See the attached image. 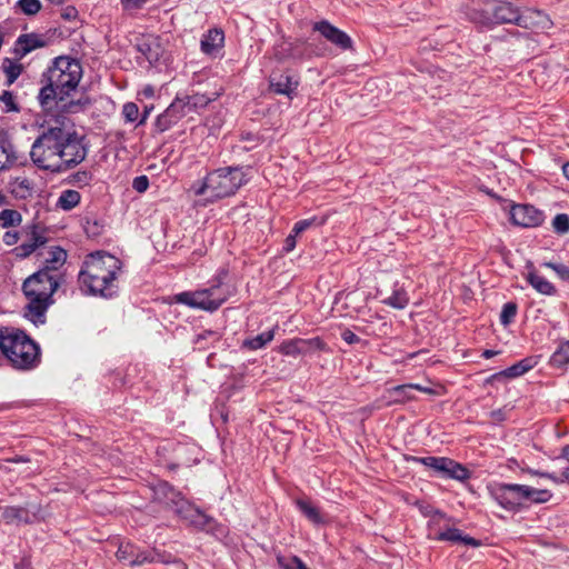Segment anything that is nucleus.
Returning a JSON list of instances; mask_svg holds the SVG:
<instances>
[{
    "label": "nucleus",
    "mask_w": 569,
    "mask_h": 569,
    "mask_svg": "<svg viewBox=\"0 0 569 569\" xmlns=\"http://www.w3.org/2000/svg\"><path fill=\"white\" fill-rule=\"evenodd\" d=\"M87 157L83 138L72 126L60 124L43 130L33 141L30 158L41 170L60 173L81 163Z\"/></svg>",
    "instance_id": "f257e3e1"
},
{
    "label": "nucleus",
    "mask_w": 569,
    "mask_h": 569,
    "mask_svg": "<svg viewBox=\"0 0 569 569\" xmlns=\"http://www.w3.org/2000/svg\"><path fill=\"white\" fill-rule=\"evenodd\" d=\"M120 269V260L110 253L89 254L78 277L81 290L92 296L111 297L116 292V279Z\"/></svg>",
    "instance_id": "f03ea898"
},
{
    "label": "nucleus",
    "mask_w": 569,
    "mask_h": 569,
    "mask_svg": "<svg viewBox=\"0 0 569 569\" xmlns=\"http://www.w3.org/2000/svg\"><path fill=\"white\" fill-rule=\"evenodd\" d=\"M44 78L47 86L39 93L41 103L49 100L63 101L77 90L82 78V67L78 60L61 56L52 61Z\"/></svg>",
    "instance_id": "7ed1b4c3"
},
{
    "label": "nucleus",
    "mask_w": 569,
    "mask_h": 569,
    "mask_svg": "<svg viewBox=\"0 0 569 569\" xmlns=\"http://www.w3.org/2000/svg\"><path fill=\"white\" fill-rule=\"evenodd\" d=\"M59 286L58 277L39 270L30 276L23 283V293L27 298L24 317L33 325L39 326L46 322V312L52 303V295Z\"/></svg>",
    "instance_id": "20e7f679"
},
{
    "label": "nucleus",
    "mask_w": 569,
    "mask_h": 569,
    "mask_svg": "<svg viewBox=\"0 0 569 569\" xmlns=\"http://www.w3.org/2000/svg\"><path fill=\"white\" fill-rule=\"evenodd\" d=\"M244 183L246 174L241 168L224 167L208 172L190 187V191L196 197H206V202H214L234 194Z\"/></svg>",
    "instance_id": "39448f33"
},
{
    "label": "nucleus",
    "mask_w": 569,
    "mask_h": 569,
    "mask_svg": "<svg viewBox=\"0 0 569 569\" xmlns=\"http://www.w3.org/2000/svg\"><path fill=\"white\" fill-rule=\"evenodd\" d=\"M0 350L10 365L19 370H30L41 359L38 343L19 329H0Z\"/></svg>",
    "instance_id": "423d86ee"
},
{
    "label": "nucleus",
    "mask_w": 569,
    "mask_h": 569,
    "mask_svg": "<svg viewBox=\"0 0 569 569\" xmlns=\"http://www.w3.org/2000/svg\"><path fill=\"white\" fill-rule=\"evenodd\" d=\"M228 297L229 295L221 283L217 282L209 288L177 293L172 299L177 303L212 312L218 310L227 301Z\"/></svg>",
    "instance_id": "0eeeda50"
},
{
    "label": "nucleus",
    "mask_w": 569,
    "mask_h": 569,
    "mask_svg": "<svg viewBox=\"0 0 569 569\" xmlns=\"http://www.w3.org/2000/svg\"><path fill=\"white\" fill-rule=\"evenodd\" d=\"M207 103L203 96H178L170 106L157 118V127L160 131H166L176 124L186 116L194 112L198 107Z\"/></svg>",
    "instance_id": "6e6552de"
},
{
    "label": "nucleus",
    "mask_w": 569,
    "mask_h": 569,
    "mask_svg": "<svg viewBox=\"0 0 569 569\" xmlns=\"http://www.w3.org/2000/svg\"><path fill=\"white\" fill-rule=\"evenodd\" d=\"M411 460L435 470L442 477L459 481L470 478V471L465 466L447 457H412Z\"/></svg>",
    "instance_id": "1a4fd4ad"
},
{
    "label": "nucleus",
    "mask_w": 569,
    "mask_h": 569,
    "mask_svg": "<svg viewBox=\"0 0 569 569\" xmlns=\"http://www.w3.org/2000/svg\"><path fill=\"white\" fill-rule=\"evenodd\" d=\"M21 234L22 242L13 249V253L18 258L29 257L48 241L46 228L37 222L26 224Z\"/></svg>",
    "instance_id": "9d476101"
},
{
    "label": "nucleus",
    "mask_w": 569,
    "mask_h": 569,
    "mask_svg": "<svg viewBox=\"0 0 569 569\" xmlns=\"http://www.w3.org/2000/svg\"><path fill=\"white\" fill-rule=\"evenodd\" d=\"M277 350L282 356L299 357L316 350H326V343L319 337L310 339L293 338L282 341Z\"/></svg>",
    "instance_id": "9b49d317"
},
{
    "label": "nucleus",
    "mask_w": 569,
    "mask_h": 569,
    "mask_svg": "<svg viewBox=\"0 0 569 569\" xmlns=\"http://www.w3.org/2000/svg\"><path fill=\"white\" fill-rule=\"evenodd\" d=\"M510 222L521 228H537L545 221L541 210L531 204H512L509 210Z\"/></svg>",
    "instance_id": "f8f14e48"
},
{
    "label": "nucleus",
    "mask_w": 569,
    "mask_h": 569,
    "mask_svg": "<svg viewBox=\"0 0 569 569\" xmlns=\"http://www.w3.org/2000/svg\"><path fill=\"white\" fill-rule=\"evenodd\" d=\"M521 492V485L517 483H500L491 491L495 500L507 510H518L523 505Z\"/></svg>",
    "instance_id": "ddd939ff"
},
{
    "label": "nucleus",
    "mask_w": 569,
    "mask_h": 569,
    "mask_svg": "<svg viewBox=\"0 0 569 569\" xmlns=\"http://www.w3.org/2000/svg\"><path fill=\"white\" fill-rule=\"evenodd\" d=\"M517 26L539 32L550 29L552 21L546 12L533 8H526L520 9Z\"/></svg>",
    "instance_id": "4468645a"
},
{
    "label": "nucleus",
    "mask_w": 569,
    "mask_h": 569,
    "mask_svg": "<svg viewBox=\"0 0 569 569\" xmlns=\"http://www.w3.org/2000/svg\"><path fill=\"white\" fill-rule=\"evenodd\" d=\"M313 30L318 31L327 41L341 50H350L353 48L352 39L345 31L338 29L327 20L316 22Z\"/></svg>",
    "instance_id": "2eb2a0df"
},
{
    "label": "nucleus",
    "mask_w": 569,
    "mask_h": 569,
    "mask_svg": "<svg viewBox=\"0 0 569 569\" xmlns=\"http://www.w3.org/2000/svg\"><path fill=\"white\" fill-rule=\"evenodd\" d=\"M493 0H483L477 4L467 8L468 19L479 28H493Z\"/></svg>",
    "instance_id": "dca6fc26"
},
{
    "label": "nucleus",
    "mask_w": 569,
    "mask_h": 569,
    "mask_svg": "<svg viewBox=\"0 0 569 569\" xmlns=\"http://www.w3.org/2000/svg\"><path fill=\"white\" fill-rule=\"evenodd\" d=\"M520 8L511 2L493 0V27L498 24H518Z\"/></svg>",
    "instance_id": "f3484780"
},
{
    "label": "nucleus",
    "mask_w": 569,
    "mask_h": 569,
    "mask_svg": "<svg viewBox=\"0 0 569 569\" xmlns=\"http://www.w3.org/2000/svg\"><path fill=\"white\" fill-rule=\"evenodd\" d=\"M224 46V33L219 28L208 30L201 38L200 49L210 57H216Z\"/></svg>",
    "instance_id": "a211bd4d"
},
{
    "label": "nucleus",
    "mask_w": 569,
    "mask_h": 569,
    "mask_svg": "<svg viewBox=\"0 0 569 569\" xmlns=\"http://www.w3.org/2000/svg\"><path fill=\"white\" fill-rule=\"evenodd\" d=\"M299 86V79L291 74H281L269 82V88L277 94H283L292 99Z\"/></svg>",
    "instance_id": "6ab92c4d"
},
{
    "label": "nucleus",
    "mask_w": 569,
    "mask_h": 569,
    "mask_svg": "<svg viewBox=\"0 0 569 569\" xmlns=\"http://www.w3.org/2000/svg\"><path fill=\"white\" fill-rule=\"evenodd\" d=\"M46 46V40L38 33H24L18 37L14 51L20 57H24L31 51Z\"/></svg>",
    "instance_id": "aec40b11"
},
{
    "label": "nucleus",
    "mask_w": 569,
    "mask_h": 569,
    "mask_svg": "<svg viewBox=\"0 0 569 569\" xmlns=\"http://www.w3.org/2000/svg\"><path fill=\"white\" fill-rule=\"evenodd\" d=\"M433 539L441 541H450L452 543H463L472 547H478L479 542L469 536H463L457 528H447L442 531H435Z\"/></svg>",
    "instance_id": "412c9836"
},
{
    "label": "nucleus",
    "mask_w": 569,
    "mask_h": 569,
    "mask_svg": "<svg viewBox=\"0 0 569 569\" xmlns=\"http://www.w3.org/2000/svg\"><path fill=\"white\" fill-rule=\"evenodd\" d=\"M67 260V252L60 247L50 248L43 259V268L48 273H52L61 268Z\"/></svg>",
    "instance_id": "4be33fe9"
},
{
    "label": "nucleus",
    "mask_w": 569,
    "mask_h": 569,
    "mask_svg": "<svg viewBox=\"0 0 569 569\" xmlns=\"http://www.w3.org/2000/svg\"><path fill=\"white\" fill-rule=\"evenodd\" d=\"M533 367V362L531 359H523L519 362H517L516 365L507 368L506 370H502L500 372H497L495 375H492L490 377V380H497V379H500V378H508V379H512V378H517V377H520L522 375H525L526 372H528L531 368Z\"/></svg>",
    "instance_id": "5701e85b"
},
{
    "label": "nucleus",
    "mask_w": 569,
    "mask_h": 569,
    "mask_svg": "<svg viewBox=\"0 0 569 569\" xmlns=\"http://www.w3.org/2000/svg\"><path fill=\"white\" fill-rule=\"evenodd\" d=\"M296 506L305 515L308 520L315 525H323L326 522L325 517L320 512L319 508L315 506L309 499L296 500Z\"/></svg>",
    "instance_id": "b1692460"
},
{
    "label": "nucleus",
    "mask_w": 569,
    "mask_h": 569,
    "mask_svg": "<svg viewBox=\"0 0 569 569\" xmlns=\"http://www.w3.org/2000/svg\"><path fill=\"white\" fill-rule=\"evenodd\" d=\"M527 280L539 293L546 296H552L556 293L555 286L536 270L528 272Z\"/></svg>",
    "instance_id": "393cba45"
},
{
    "label": "nucleus",
    "mask_w": 569,
    "mask_h": 569,
    "mask_svg": "<svg viewBox=\"0 0 569 569\" xmlns=\"http://www.w3.org/2000/svg\"><path fill=\"white\" fill-rule=\"evenodd\" d=\"M521 491L523 502L545 503L552 498V492L548 489H536L530 486L521 485Z\"/></svg>",
    "instance_id": "a878e982"
},
{
    "label": "nucleus",
    "mask_w": 569,
    "mask_h": 569,
    "mask_svg": "<svg viewBox=\"0 0 569 569\" xmlns=\"http://www.w3.org/2000/svg\"><path fill=\"white\" fill-rule=\"evenodd\" d=\"M117 558L119 560L126 561L132 566L142 565L143 562L147 561V557L141 556V555H136V548L129 542L121 543L119 546L118 551H117Z\"/></svg>",
    "instance_id": "bb28decb"
},
{
    "label": "nucleus",
    "mask_w": 569,
    "mask_h": 569,
    "mask_svg": "<svg viewBox=\"0 0 569 569\" xmlns=\"http://www.w3.org/2000/svg\"><path fill=\"white\" fill-rule=\"evenodd\" d=\"M80 201L81 194L77 190L67 189L60 193L56 206L63 211H70L76 208Z\"/></svg>",
    "instance_id": "cd10ccee"
},
{
    "label": "nucleus",
    "mask_w": 569,
    "mask_h": 569,
    "mask_svg": "<svg viewBox=\"0 0 569 569\" xmlns=\"http://www.w3.org/2000/svg\"><path fill=\"white\" fill-rule=\"evenodd\" d=\"M2 516L7 523H29L31 521L27 510L22 507H6Z\"/></svg>",
    "instance_id": "c85d7f7f"
},
{
    "label": "nucleus",
    "mask_w": 569,
    "mask_h": 569,
    "mask_svg": "<svg viewBox=\"0 0 569 569\" xmlns=\"http://www.w3.org/2000/svg\"><path fill=\"white\" fill-rule=\"evenodd\" d=\"M276 328H272L269 331H264L251 339H247L243 341V347L249 350H258L263 348L266 345L271 342L274 338Z\"/></svg>",
    "instance_id": "c756f323"
},
{
    "label": "nucleus",
    "mask_w": 569,
    "mask_h": 569,
    "mask_svg": "<svg viewBox=\"0 0 569 569\" xmlns=\"http://www.w3.org/2000/svg\"><path fill=\"white\" fill-rule=\"evenodd\" d=\"M1 69L7 77V83L12 84L22 72V64L17 60L6 58L1 62Z\"/></svg>",
    "instance_id": "7c9ffc66"
},
{
    "label": "nucleus",
    "mask_w": 569,
    "mask_h": 569,
    "mask_svg": "<svg viewBox=\"0 0 569 569\" xmlns=\"http://www.w3.org/2000/svg\"><path fill=\"white\" fill-rule=\"evenodd\" d=\"M18 160V154L13 146L9 142L0 143V171L9 168Z\"/></svg>",
    "instance_id": "2f4dec72"
},
{
    "label": "nucleus",
    "mask_w": 569,
    "mask_h": 569,
    "mask_svg": "<svg viewBox=\"0 0 569 569\" xmlns=\"http://www.w3.org/2000/svg\"><path fill=\"white\" fill-rule=\"evenodd\" d=\"M141 51L149 61H157L162 53L159 38L149 37L147 41L141 44Z\"/></svg>",
    "instance_id": "473e14b6"
},
{
    "label": "nucleus",
    "mask_w": 569,
    "mask_h": 569,
    "mask_svg": "<svg viewBox=\"0 0 569 569\" xmlns=\"http://www.w3.org/2000/svg\"><path fill=\"white\" fill-rule=\"evenodd\" d=\"M22 222V216L13 209H4L0 211V226L2 228L18 227Z\"/></svg>",
    "instance_id": "72a5a7b5"
},
{
    "label": "nucleus",
    "mask_w": 569,
    "mask_h": 569,
    "mask_svg": "<svg viewBox=\"0 0 569 569\" xmlns=\"http://www.w3.org/2000/svg\"><path fill=\"white\" fill-rule=\"evenodd\" d=\"M177 511L183 519L196 525H202V520L206 518L203 513L189 503H184L181 508L177 509Z\"/></svg>",
    "instance_id": "f704fd0d"
},
{
    "label": "nucleus",
    "mask_w": 569,
    "mask_h": 569,
    "mask_svg": "<svg viewBox=\"0 0 569 569\" xmlns=\"http://www.w3.org/2000/svg\"><path fill=\"white\" fill-rule=\"evenodd\" d=\"M383 302L392 308L403 309L409 303V297L403 289H395L392 295Z\"/></svg>",
    "instance_id": "c9c22d12"
},
{
    "label": "nucleus",
    "mask_w": 569,
    "mask_h": 569,
    "mask_svg": "<svg viewBox=\"0 0 569 569\" xmlns=\"http://www.w3.org/2000/svg\"><path fill=\"white\" fill-rule=\"evenodd\" d=\"M12 191L17 196L26 198L32 192V181L26 177H17L12 181Z\"/></svg>",
    "instance_id": "e433bc0d"
},
{
    "label": "nucleus",
    "mask_w": 569,
    "mask_h": 569,
    "mask_svg": "<svg viewBox=\"0 0 569 569\" xmlns=\"http://www.w3.org/2000/svg\"><path fill=\"white\" fill-rule=\"evenodd\" d=\"M40 0H18L17 8L27 16H34L41 10Z\"/></svg>",
    "instance_id": "4c0bfd02"
},
{
    "label": "nucleus",
    "mask_w": 569,
    "mask_h": 569,
    "mask_svg": "<svg viewBox=\"0 0 569 569\" xmlns=\"http://www.w3.org/2000/svg\"><path fill=\"white\" fill-rule=\"evenodd\" d=\"M551 224L555 232L559 234H566L569 232V216L567 213H558L552 219Z\"/></svg>",
    "instance_id": "58836bf2"
},
{
    "label": "nucleus",
    "mask_w": 569,
    "mask_h": 569,
    "mask_svg": "<svg viewBox=\"0 0 569 569\" xmlns=\"http://www.w3.org/2000/svg\"><path fill=\"white\" fill-rule=\"evenodd\" d=\"M411 390H418L428 395H439V391L431 388V387H425L418 383H408V385H400L392 388L393 392H402V391H411Z\"/></svg>",
    "instance_id": "ea45409f"
},
{
    "label": "nucleus",
    "mask_w": 569,
    "mask_h": 569,
    "mask_svg": "<svg viewBox=\"0 0 569 569\" xmlns=\"http://www.w3.org/2000/svg\"><path fill=\"white\" fill-rule=\"evenodd\" d=\"M517 315V305L515 302H507L503 305L500 313V322L508 326Z\"/></svg>",
    "instance_id": "a19ab883"
},
{
    "label": "nucleus",
    "mask_w": 569,
    "mask_h": 569,
    "mask_svg": "<svg viewBox=\"0 0 569 569\" xmlns=\"http://www.w3.org/2000/svg\"><path fill=\"white\" fill-rule=\"evenodd\" d=\"M278 565L281 569H308V567L302 562V560L296 556L290 559H284L283 557L277 558Z\"/></svg>",
    "instance_id": "79ce46f5"
},
{
    "label": "nucleus",
    "mask_w": 569,
    "mask_h": 569,
    "mask_svg": "<svg viewBox=\"0 0 569 569\" xmlns=\"http://www.w3.org/2000/svg\"><path fill=\"white\" fill-rule=\"evenodd\" d=\"M0 101L4 104L6 112L18 111V104L16 103L14 96L10 91H3L0 96Z\"/></svg>",
    "instance_id": "37998d69"
},
{
    "label": "nucleus",
    "mask_w": 569,
    "mask_h": 569,
    "mask_svg": "<svg viewBox=\"0 0 569 569\" xmlns=\"http://www.w3.org/2000/svg\"><path fill=\"white\" fill-rule=\"evenodd\" d=\"M122 114L128 122H133L138 118L139 108L136 103L128 102L122 108Z\"/></svg>",
    "instance_id": "c03bdc74"
},
{
    "label": "nucleus",
    "mask_w": 569,
    "mask_h": 569,
    "mask_svg": "<svg viewBox=\"0 0 569 569\" xmlns=\"http://www.w3.org/2000/svg\"><path fill=\"white\" fill-rule=\"evenodd\" d=\"M545 267L552 269L560 279L569 281V268L561 263L545 262Z\"/></svg>",
    "instance_id": "a18cd8bd"
},
{
    "label": "nucleus",
    "mask_w": 569,
    "mask_h": 569,
    "mask_svg": "<svg viewBox=\"0 0 569 569\" xmlns=\"http://www.w3.org/2000/svg\"><path fill=\"white\" fill-rule=\"evenodd\" d=\"M72 181L79 186H89L92 181V173L89 171H77L72 174Z\"/></svg>",
    "instance_id": "49530a36"
},
{
    "label": "nucleus",
    "mask_w": 569,
    "mask_h": 569,
    "mask_svg": "<svg viewBox=\"0 0 569 569\" xmlns=\"http://www.w3.org/2000/svg\"><path fill=\"white\" fill-rule=\"evenodd\" d=\"M551 359H552V362L559 367L566 366L569 363V355L562 347L553 353Z\"/></svg>",
    "instance_id": "de8ad7c7"
},
{
    "label": "nucleus",
    "mask_w": 569,
    "mask_h": 569,
    "mask_svg": "<svg viewBox=\"0 0 569 569\" xmlns=\"http://www.w3.org/2000/svg\"><path fill=\"white\" fill-rule=\"evenodd\" d=\"M21 238H22V234L19 233L18 231L8 230L2 236V241L6 246L11 247V246L17 244L19 242V240H21Z\"/></svg>",
    "instance_id": "09e8293b"
},
{
    "label": "nucleus",
    "mask_w": 569,
    "mask_h": 569,
    "mask_svg": "<svg viewBox=\"0 0 569 569\" xmlns=\"http://www.w3.org/2000/svg\"><path fill=\"white\" fill-rule=\"evenodd\" d=\"M148 187H149V180H148L147 176L136 177L132 181V188L139 193L144 192L148 189Z\"/></svg>",
    "instance_id": "8fccbe9b"
},
{
    "label": "nucleus",
    "mask_w": 569,
    "mask_h": 569,
    "mask_svg": "<svg viewBox=\"0 0 569 569\" xmlns=\"http://www.w3.org/2000/svg\"><path fill=\"white\" fill-rule=\"evenodd\" d=\"M149 0H120L122 8L126 11H133L140 9Z\"/></svg>",
    "instance_id": "3c124183"
},
{
    "label": "nucleus",
    "mask_w": 569,
    "mask_h": 569,
    "mask_svg": "<svg viewBox=\"0 0 569 569\" xmlns=\"http://www.w3.org/2000/svg\"><path fill=\"white\" fill-rule=\"evenodd\" d=\"M316 219H305L298 221L292 229V232H295L297 236H299L301 232L307 230L309 227H311L315 223Z\"/></svg>",
    "instance_id": "603ef678"
},
{
    "label": "nucleus",
    "mask_w": 569,
    "mask_h": 569,
    "mask_svg": "<svg viewBox=\"0 0 569 569\" xmlns=\"http://www.w3.org/2000/svg\"><path fill=\"white\" fill-rule=\"evenodd\" d=\"M391 396H395V401L397 402H403L407 400H412L413 397L410 393V391H402V392H393L392 388L388 390Z\"/></svg>",
    "instance_id": "864d4df0"
},
{
    "label": "nucleus",
    "mask_w": 569,
    "mask_h": 569,
    "mask_svg": "<svg viewBox=\"0 0 569 569\" xmlns=\"http://www.w3.org/2000/svg\"><path fill=\"white\" fill-rule=\"evenodd\" d=\"M341 338L348 343L353 345L359 342V337L349 329H345L341 333Z\"/></svg>",
    "instance_id": "5fc2aeb1"
},
{
    "label": "nucleus",
    "mask_w": 569,
    "mask_h": 569,
    "mask_svg": "<svg viewBox=\"0 0 569 569\" xmlns=\"http://www.w3.org/2000/svg\"><path fill=\"white\" fill-rule=\"evenodd\" d=\"M297 234L291 231V233L284 240V251L290 252L296 248L297 244Z\"/></svg>",
    "instance_id": "6e6d98bb"
},
{
    "label": "nucleus",
    "mask_w": 569,
    "mask_h": 569,
    "mask_svg": "<svg viewBox=\"0 0 569 569\" xmlns=\"http://www.w3.org/2000/svg\"><path fill=\"white\" fill-rule=\"evenodd\" d=\"M139 94L143 96L144 98H153L154 97V88L151 84H146L142 87V89L139 91Z\"/></svg>",
    "instance_id": "4d7b16f0"
},
{
    "label": "nucleus",
    "mask_w": 569,
    "mask_h": 569,
    "mask_svg": "<svg viewBox=\"0 0 569 569\" xmlns=\"http://www.w3.org/2000/svg\"><path fill=\"white\" fill-rule=\"evenodd\" d=\"M561 480L562 482L569 485V466L563 468V470L561 471Z\"/></svg>",
    "instance_id": "13d9d810"
},
{
    "label": "nucleus",
    "mask_w": 569,
    "mask_h": 569,
    "mask_svg": "<svg viewBox=\"0 0 569 569\" xmlns=\"http://www.w3.org/2000/svg\"><path fill=\"white\" fill-rule=\"evenodd\" d=\"M28 461H29V459H28V458H26V457H22V456H17V457H14V458H12V459H8V460H6V462H16V463H19V462H28Z\"/></svg>",
    "instance_id": "bf43d9fd"
},
{
    "label": "nucleus",
    "mask_w": 569,
    "mask_h": 569,
    "mask_svg": "<svg viewBox=\"0 0 569 569\" xmlns=\"http://www.w3.org/2000/svg\"><path fill=\"white\" fill-rule=\"evenodd\" d=\"M547 479H550L552 482L558 483V485L563 483L561 480V476L556 477L553 473L548 472Z\"/></svg>",
    "instance_id": "052dcab7"
},
{
    "label": "nucleus",
    "mask_w": 569,
    "mask_h": 569,
    "mask_svg": "<svg viewBox=\"0 0 569 569\" xmlns=\"http://www.w3.org/2000/svg\"><path fill=\"white\" fill-rule=\"evenodd\" d=\"M528 473L531 475V476H539V477H542V478H547V476H548V472H541V471L533 470V469H529Z\"/></svg>",
    "instance_id": "680f3d73"
},
{
    "label": "nucleus",
    "mask_w": 569,
    "mask_h": 569,
    "mask_svg": "<svg viewBox=\"0 0 569 569\" xmlns=\"http://www.w3.org/2000/svg\"><path fill=\"white\" fill-rule=\"evenodd\" d=\"M498 353H499V352H498V351H495V350H485V351L482 352V357H485V358L489 359V358H491V357H493V356H496V355H498Z\"/></svg>",
    "instance_id": "e2e57ef3"
},
{
    "label": "nucleus",
    "mask_w": 569,
    "mask_h": 569,
    "mask_svg": "<svg viewBox=\"0 0 569 569\" xmlns=\"http://www.w3.org/2000/svg\"><path fill=\"white\" fill-rule=\"evenodd\" d=\"M7 201H8L7 196L2 191H0V207L4 206L7 203Z\"/></svg>",
    "instance_id": "0e129e2a"
},
{
    "label": "nucleus",
    "mask_w": 569,
    "mask_h": 569,
    "mask_svg": "<svg viewBox=\"0 0 569 569\" xmlns=\"http://www.w3.org/2000/svg\"><path fill=\"white\" fill-rule=\"evenodd\" d=\"M562 171L565 177L569 180V162L563 166Z\"/></svg>",
    "instance_id": "69168bd1"
},
{
    "label": "nucleus",
    "mask_w": 569,
    "mask_h": 569,
    "mask_svg": "<svg viewBox=\"0 0 569 569\" xmlns=\"http://www.w3.org/2000/svg\"><path fill=\"white\" fill-rule=\"evenodd\" d=\"M50 2L54 3V4H61L63 3L66 0H49Z\"/></svg>",
    "instance_id": "338daca9"
},
{
    "label": "nucleus",
    "mask_w": 569,
    "mask_h": 569,
    "mask_svg": "<svg viewBox=\"0 0 569 569\" xmlns=\"http://www.w3.org/2000/svg\"><path fill=\"white\" fill-rule=\"evenodd\" d=\"M148 113H149V110H146L144 116H143L142 120L140 121V123H143V122H144V120H146V119H147V117H148Z\"/></svg>",
    "instance_id": "774afa93"
}]
</instances>
